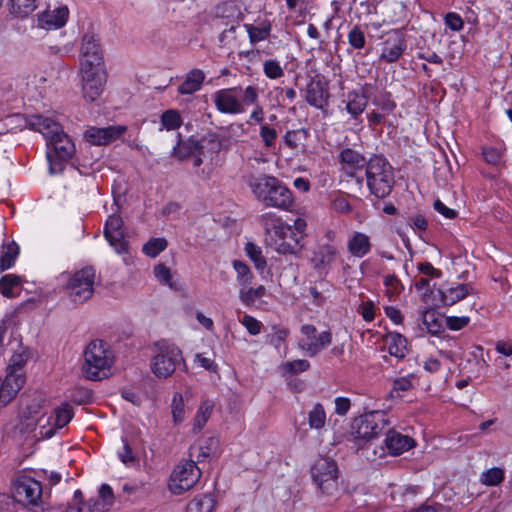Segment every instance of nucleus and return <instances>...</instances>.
<instances>
[{
	"label": "nucleus",
	"instance_id": "nucleus-1",
	"mask_svg": "<svg viewBox=\"0 0 512 512\" xmlns=\"http://www.w3.org/2000/svg\"><path fill=\"white\" fill-rule=\"evenodd\" d=\"M25 123L30 130L41 133L46 139L49 173L51 175L61 173L66 162L76 152L73 140L63 131L61 124L50 116L29 115Z\"/></svg>",
	"mask_w": 512,
	"mask_h": 512
},
{
	"label": "nucleus",
	"instance_id": "nucleus-2",
	"mask_svg": "<svg viewBox=\"0 0 512 512\" xmlns=\"http://www.w3.org/2000/svg\"><path fill=\"white\" fill-rule=\"evenodd\" d=\"M262 222L266 231V242L277 253L287 255L296 254L302 248V240L307 228L303 218H296L293 225L287 224L275 213L262 215Z\"/></svg>",
	"mask_w": 512,
	"mask_h": 512
},
{
	"label": "nucleus",
	"instance_id": "nucleus-3",
	"mask_svg": "<svg viewBox=\"0 0 512 512\" xmlns=\"http://www.w3.org/2000/svg\"><path fill=\"white\" fill-rule=\"evenodd\" d=\"M83 357L82 373L86 379L100 381L113 374L115 353L107 342L92 340L86 346Z\"/></svg>",
	"mask_w": 512,
	"mask_h": 512
},
{
	"label": "nucleus",
	"instance_id": "nucleus-4",
	"mask_svg": "<svg viewBox=\"0 0 512 512\" xmlns=\"http://www.w3.org/2000/svg\"><path fill=\"white\" fill-rule=\"evenodd\" d=\"M73 417L72 407L69 404H62L54 410L53 415L45 417L40 415V406L31 405L27 407L21 416V432L32 431L40 427V435L52 437L57 429L66 426Z\"/></svg>",
	"mask_w": 512,
	"mask_h": 512
},
{
	"label": "nucleus",
	"instance_id": "nucleus-5",
	"mask_svg": "<svg viewBox=\"0 0 512 512\" xmlns=\"http://www.w3.org/2000/svg\"><path fill=\"white\" fill-rule=\"evenodd\" d=\"M246 183L257 199L267 206L288 210L293 203L291 191L273 176L251 175L246 178Z\"/></svg>",
	"mask_w": 512,
	"mask_h": 512
},
{
	"label": "nucleus",
	"instance_id": "nucleus-6",
	"mask_svg": "<svg viewBox=\"0 0 512 512\" xmlns=\"http://www.w3.org/2000/svg\"><path fill=\"white\" fill-rule=\"evenodd\" d=\"M258 99V88L253 85L223 88L212 94V101L217 111L226 115L243 114L250 104H255Z\"/></svg>",
	"mask_w": 512,
	"mask_h": 512
},
{
	"label": "nucleus",
	"instance_id": "nucleus-7",
	"mask_svg": "<svg viewBox=\"0 0 512 512\" xmlns=\"http://www.w3.org/2000/svg\"><path fill=\"white\" fill-rule=\"evenodd\" d=\"M58 281L71 302L82 304L94 293L95 270L92 267H84L73 273L63 272Z\"/></svg>",
	"mask_w": 512,
	"mask_h": 512
},
{
	"label": "nucleus",
	"instance_id": "nucleus-8",
	"mask_svg": "<svg viewBox=\"0 0 512 512\" xmlns=\"http://www.w3.org/2000/svg\"><path fill=\"white\" fill-rule=\"evenodd\" d=\"M150 369L157 378H168L183 362L182 351L173 342L161 339L154 343Z\"/></svg>",
	"mask_w": 512,
	"mask_h": 512
},
{
	"label": "nucleus",
	"instance_id": "nucleus-9",
	"mask_svg": "<svg viewBox=\"0 0 512 512\" xmlns=\"http://www.w3.org/2000/svg\"><path fill=\"white\" fill-rule=\"evenodd\" d=\"M367 186L377 198H384L390 194L394 177L391 165L380 156L370 159L366 167Z\"/></svg>",
	"mask_w": 512,
	"mask_h": 512
},
{
	"label": "nucleus",
	"instance_id": "nucleus-10",
	"mask_svg": "<svg viewBox=\"0 0 512 512\" xmlns=\"http://www.w3.org/2000/svg\"><path fill=\"white\" fill-rule=\"evenodd\" d=\"M390 423V418L386 412L381 410L370 411L353 420L352 435L357 441L367 442L377 438Z\"/></svg>",
	"mask_w": 512,
	"mask_h": 512
},
{
	"label": "nucleus",
	"instance_id": "nucleus-11",
	"mask_svg": "<svg viewBox=\"0 0 512 512\" xmlns=\"http://www.w3.org/2000/svg\"><path fill=\"white\" fill-rule=\"evenodd\" d=\"M201 477V471L193 460H182L172 470L168 490L176 496L192 489Z\"/></svg>",
	"mask_w": 512,
	"mask_h": 512
},
{
	"label": "nucleus",
	"instance_id": "nucleus-12",
	"mask_svg": "<svg viewBox=\"0 0 512 512\" xmlns=\"http://www.w3.org/2000/svg\"><path fill=\"white\" fill-rule=\"evenodd\" d=\"M311 476L323 494L331 496L338 491V467L333 460L318 459L311 468Z\"/></svg>",
	"mask_w": 512,
	"mask_h": 512
},
{
	"label": "nucleus",
	"instance_id": "nucleus-13",
	"mask_svg": "<svg viewBox=\"0 0 512 512\" xmlns=\"http://www.w3.org/2000/svg\"><path fill=\"white\" fill-rule=\"evenodd\" d=\"M301 336L298 348L307 356L314 357L332 343L330 331L318 332L311 324H304L300 328Z\"/></svg>",
	"mask_w": 512,
	"mask_h": 512
},
{
	"label": "nucleus",
	"instance_id": "nucleus-14",
	"mask_svg": "<svg viewBox=\"0 0 512 512\" xmlns=\"http://www.w3.org/2000/svg\"><path fill=\"white\" fill-rule=\"evenodd\" d=\"M105 68L98 36L93 32L83 35L80 44L79 69Z\"/></svg>",
	"mask_w": 512,
	"mask_h": 512
},
{
	"label": "nucleus",
	"instance_id": "nucleus-15",
	"mask_svg": "<svg viewBox=\"0 0 512 512\" xmlns=\"http://www.w3.org/2000/svg\"><path fill=\"white\" fill-rule=\"evenodd\" d=\"M13 497L25 506H38L42 499V486L29 475H20L13 482Z\"/></svg>",
	"mask_w": 512,
	"mask_h": 512
},
{
	"label": "nucleus",
	"instance_id": "nucleus-16",
	"mask_svg": "<svg viewBox=\"0 0 512 512\" xmlns=\"http://www.w3.org/2000/svg\"><path fill=\"white\" fill-rule=\"evenodd\" d=\"M82 93L86 101H95L103 92L106 83L105 68L79 69Z\"/></svg>",
	"mask_w": 512,
	"mask_h": 512
},
{
	"label": "nucleus",
	"instance_id": "nucleus-17",
	"mask_svg": "<svg viewBox=\"0 0 512 512\" xmlns=\"http://www.w3.org/2000/svg\"><path fill=\"white\" fill-rule=\"evenodd\" d=\"M407 48L406 41L399 30H391L381 44L379 60L385 63L397 62Z\"/></svg>",
	"mask_w": 512,
	"mask_h": 512
},
{
	"label": "nucleus",
	"instance_id": "nucleus-18",
	"mask_svg": "<svg viewBox=\"0 0 512 512\" xmlns=\"http://www.w3.org/2000/svg\"><path fill=\"white\" fill-rule=\"evenodd\" d=\"M104 236L110 246L118 253L127 251V241L124 236L123 220L119 215L112 214L106 220Z\"/></svg>",
	"mask_w": 512,
	"mask_h": 512
},
{
	"label": "nucleus",
	"instance_id": "nucleus-19",
	"mask_svg": "<svg viewBox=\"0 0 512 512\" xmlns=\"http://www.w3.org/2000/svg\"><path fill=\"white\" fill-rule=\"evenodd\" d=\"M125 131L126 127L122 125L109 127L91 126L85 130L83 137L85 141L91 145L102 146L108 145L109 143L120 138Z\"/></svg>",
	"mask_w": 512,
	"mask_h": 512
},
{
	"label": "nucleus",
	"instance_id": "nucleus-20",
	"mask_svg": "<svg viewBox=\"0 0 512 512\" xmlns=\"http://www.w3.org/2000/svg\"><path fill=\"white\" fill-rule=\"evenodd\" d=\"M69 18V9L66 5L48 6L37 15L38 27L45 30H56L65 26Z\"/></svg>",
	"mask_w": 512,
	"mask_h": 512
},
{
	"label": "nucleus",
	"instance_id": "nucleus-21",
	"mask_svg": "<svg viewBox=\"0 0 512 512\" xmlns=\"http://www.w3.org/2000/svg\"><path fill=\"white\" fill-rule=\"evenodd\" d=\"M329 99L328 85L319 77H314L306 85L305 100L316 109L323 110Z\"/></svg>",
	"mask_w": 512,
	"mask_h": 512
},
{
	"label": "nucleus",
	"instance_id": "nucleus-22",
	"mask_svg": "<svg viewBox=\"0 0 512 512\" xmlns=\"http://www.w3.org/2000/svg\"><path fill=\"white\" fill-rule=\"evenodd\" d=\"M9 345L13 354L9 359L6 375L20 376L22 378L23 386L25 383V375L22 372V369L30 356L29 351L16 339L10 340Z\"/></svg>",
	"mask_w": 512,
	"mask_h": 512
},
{
	"label": "nucleus",
	"instance_id": "nucleus-23",
	"mask_svg": "<svg viewBox=\"0 0 512 512\" xmlns=\"http://www.w3.org/2000/svg\"><path fill=\"white\" fill-rule=\"evenodd\" d=\"M384 443L391 456H399L416 445L413 438L408 435L401 434L395 429H389L387 431Z\"/></svg>",
	"mask_w": 512,
	"mask_h": 512
},
{
	"label": "nucleus",
	"instance_id": "nucleus-24",
	"mask_svg": "<svg viewBox=\"0 0 512 512\" xmlns=\"http://www.w3.org/2000/svg\"><path fill=\"white\" fill-rule=\"evenodd\" d=\"M472 293V287L469 284L451 283L443 285L437 290L439 301L442 305L451 306L463 300Z\"/></svg>",
	"mask_w": 512,
	"mask_h": 512
},
{
	"label": "nucleus",
	"instance_id": "nucleus-25",
	"mask_svg": "<svg viewBox=\"0 0 512 512\" xmlns=\"http://www.w3.org/2000/svg\"><path fill=\"white\" fill-rule=\"evenodd\" d=\"M342 103L345 105V110L350 117L356 120L367 107L368 98L362 91L353 90L346 94Z\"/></svg>",
	"mask_w": 512,
	"mask_h": 512
},
{
	"label": "nucleus",
	"instance_id": "nucleus-26",
	"mask_svg": "<svg viewBox=\"0 0 512 512\" xmlns=\"http://www.w3.org/2000/svg\"><path fill=\"white\" fill-rule=\"evenodd\" d=\"M384 348L391 356L402 359L408 352L407 339L398 332H388L383 337Z\"/></svg>",
	"mask_w": 512,
	"mask_h": 512
},
{
	"label": "nucleus",
	"instance_id": "nucleus-27",
	"mask_svg": "<svg viewBox=\"0 0 512 512\" xmlns=\"http://www.w3.org/2000/svg\"><path fill=\"white\" fill-rule=\"evenodd\" d=\"M418 276L414 286L417 291L428 292L430 290V281L441 277V271L436 269L429 262H422L417 265Z\"/></svg>",
	"mask_w": 512,
	"mask_h": 512
},
{
	"label": "nucleus",
	"instance_id": "nucleus-28",
	"mask_svg": "<svg viewBox=\"0 0 512 512\" xmlns=\"http://www.w3.org/2000/svg\"><path fill=\"white\" fill-rule=\"evenodd\" d=\"M339 158L341 168L348 176H354L365 165V158L359 152L350 148L343 149Z\"/></svg>",
	"mask_w": 512,
	"mask_h": 512
},
{
	"label": "nucleus",
	"instance_id": "nucleus-29",
	"mask_svg": "<svg viewBox=\"0 0 512 512\" xmlns=\"http://www.w3.org/2000/svg\"><path fill=\"white\" fill-rule=\"evenodd\" d=\"M22 388V378L15 375L0 377V404L5 406L11 402Z\"/></svg>",
	"mask_w": 512,
	"mask_h": 512
},
{
	"label": "nucleus",
	"instance_id": "nucleus-30",
	"mask_svg": "<svg viewBox=\"0 0 512 512\" xmlns=\"http://www.w3.org/2000/svg\"><path fill=\"white\" fill-rule=\"evenodd\" d=\"M370 237L359 231L351 234L347 241V249L349 253L356 258H363L371 251Z\"/></svg>",
	"mask_w": 512,
	"mask_h": 512
},
{
	"label": "nucleus",
	"instance_id": "nucleus-31",
	"mask_svg": "<svg viewBox=\"0 0 512 512\" xmlns=\"http://www.w3.org/2000/svg\"><path fill=\"white\" fill-rule=\"evenodd\" d=\"M205 80V74L200 69H193L189 71L183 82L178 86V92L182 95H190L201 89Z\"/></svg>",
	"mask_w": 512,
	"mask_h": 512
},
{
	"label": "nucleus",
	"instance_id": "nucleus-32",
	"mask_svg": "<svg viewBox=\"0 0 512 512\" xmlns=\"http://www.w3.org/2000/svg\"><path fill=\"white\" fill-rule=\"evenodd\" d=\"M214 405V401L210 399H205L200 402L193 419L192 430L194 433L200 432L205 427L212 415Z\"/></svg>",
	"mask_w": 512,
	"mask_h": 512
},
{
	"label": "nucleus",
	"instance_id": "nucleus-33",
	"mask_svg": "<svg viewBox=\"0 0 512 512\" xmlns=\"http://www.w3.org/2000/svg\"><path fill=\"white\" fill-rule=\"evenodd\" d=\"M308 425L319 434L325 429L327 423L326 411L322 404L315 403L307 412Z\"/></svg>",
	"mask_w": 512,
	"mask_h": 512
},
{
	"label": "nucleus",
	"instance_id": "nucleus-34",
	"mask_svg": "<svg viewBox=\"0 0 512 512\" xmlns=\"http://www.w3.org/2000/svg\"><path fill=\"white\" fill-rule=\"evenodd\" d=\"M419 321L423 326L422 329L431 335H436L442 330L441 320L433 309L422 310Z\"/></svg>",
	"mask_w": 512,
	"mask_h": 512
},
{
	"label": "nucleus",
	"instance_id": "nucleus-35",
	"mask_svg": "<svg viewBox=\"0 0 512 512\" xmlns=\"http://www.w3.org/2000/svg\"><path fill=\"white\" fill-rule=\"evenodd\" d=\"M215 507L216 501L211 494H201L189 501L186 512H213Z\"/></svg>",
	"mask_w": 512,
	"mask_h": 512
},
{
	"label": "nucleus",
	"instance_id": "nucleus-36",
	"mask_svg": "<svg viewBox=\"0 0 512 512\" xmlns=\"http://www.w3.org/2000/svg\"><path fill=\"white\" fill-rule=\"evenodd\" d=\"M244 27L252 44L266 40L271 32V24L267 20L256 24H244Z\"/></svg>",
	"mask_w": 512,
	"mask_h": 512
},
{
	"label": "nucleus",
	"instance_id": "nucleus-37",
	"mask_svg": "<svg viewBox=\"0 0 512 512\" xmlns=\"http://www.w3.org/2000/svg\"><path fill=\"white\" fill-rule=\"evenodd\" d=\"M19 255V246L11 241L3 244L0 250V271L10 269Z\"/></svg>",
	"mask_w": 512,
	"mask_h": 512
},
{
	"label": "nucleus",
	"instance_id": "nucleus-38",
	"mask_svg": "<svg viewBox=\"0 0 512 512\" xmlns=\"http://www.w3.org/2000/svg\"><path fill=\"white\" fill-rule=\"evenodd\" d=\"M38 0H8L10 14L15 18L28 17L36 8Z\"/></svg>",
	"mask_w": 512,
	"mask_h": 512
},
{
	"label": "nucleus",
	"instance_id": "nucleus-39",
	"mask_svg": "<svg viewBox=\"0 0 512 512\" xmlns=\"http://www.w3.org/2000/svg\"><path fill=\"white\" fill-rule=\"evenodd\" d=\"M310 368V363L306 359H296L283 362L278 366V372L284 378L302 373Z\"/></svg>",
	"mask_w": 512,
	"mask_h": 512
},
{
	"label": "nucleus",
	"instance_id": "nucleus-40",
	"mask_svg": "<svg viewBox=\"0 0 512 512\" xmlns=\"http://www.w3.org/2000/svg\"><path fill=\"white\" fill-rule=\"evenodd\" d=\"M285 66L276 58H267L262 62L263 74L269 80H279L285 75Z\"/></svg>",
	"mask_w": 512,
	"mask_h": 512
},
{
	"label": "nucleus",
	"instance_id": "nucleus-41",
	"mask_svg": "<svg viewBox=\"0 0 512 512\" xmlns=\"http://www.w3.org/2000/svg\"><path fill=\"white\" fill-rule=\"evenodd\" d=\"M183 119L176 109H168L161 114L159 130L173 131L181 127Z\"/></svg>",
	"mask_w": 512,
	"mask_h": 512
},
{
	"label": "nucleus",
	"instance_id": "nucleus-42",
	"mask_svg": "<svg viewBox=\"0 0 512 512\" xmlns=\"http://www.w3.org/2000/svg\"><path fill=\"white\" fill-rule=\"evenodd\" d=\"M266 294V288L263 285L258 287H242L239 290V299L245 306H251L256 300L261 299Z\"/></svg>",
	"mask_w": 512,
	"mask_h": 512
},
{
	"label": "nucleus",
	"instance_id": "nucleus-43",
	"mask_svg": "<svg viewBox=\"0 0 512 512\" xmlns=\"http://www.w3.org/2000/svg\"><path fill=\"white\" fill-rule=\"evenodd\" d=\"M244 250L246 255L253 262L256 270L263 271L266 268L267 262L265 257L262 255L261 247L257 246L253 242H247Z\"/></svg>",
	"mask_w": 512,
	"mask_h": 512
},
{
	"label": "nucleus",
	"instance_id": "nucleus-44",
	"mask_svg": "<svg viewBox=\"0 0 512 512\" xmlns=\"http://www.w3.org/2000/svg\"><path fill=\"white\" fill-rule=\"evenodd\" d=\"M232 266L236 272V281L238 285L241 288L249 286L253 279V274L249 266L240 260H234L232 262Z\"/></svg>",
	"mask_w": 512,
	"mask_h": 512
},
{
	"label": "nucleus",
	"instance_id": "nucleus-45",
	"mask_svg": "<svg viewBox=\"0 0 512 512\" xmlns=\"http://www.w3.org/2000/svg\"><path fill=\"white\" fill-rule=\"evenodd\" d=\"M171 413L173 423L175 425L181 424L185 420L186 410H185V401L184 397L181 393H175L172 397L171 402Z\"/></svg>",
	"mask_w": 512,
	"mask_h": 512
},
{
	"label": "nucleus",
	"instance_id": "nucleus-46",
	"mask_svg": "<svg viewBox=\"0 0 512 512\" xmlns=\"http://www.w3.org/2000/svg\"><path fill=\"white\" fill-rule=\"evenodd\" d=\"M20 286V278L13 274H7L0 279V292L3 296L12 298L16 296L15 289Z\"/></svg>",
	"mask_w": 512,
	"mask_h": 512
},
{
	"label": "nucleus",
	"instance_id": "nucleus-47",
	"mask_svg": "<svg viewBox=\"0 0 512 512\" xmlns=\"http://www.w3.org/2000/svg\"><path fill=\"white\" fill-rule=\"evenodd\" d=\"M504 480V470L493 467L485 470L480 475V482L486 486H497Z\"/></svg>",
	"mask_w": 512,
	"mask_h": 512
},
{
	"label": "nucleus",
	"instance_id": "nucleus-48",
	"mask_svg": "<svg viewBox=\"0 0 512 512\" xmlns=\"http://www.w3.org/2000/svg\"><path fill=\"white\" fill-rule=\"evenodd\" d=\"M372 105H374L377 110L384 112V114H391L396 108V103L391 98V95L387 92L380 93L375 96L372 100Z\"/></svg>",
	"mask_w": 512,
	"mask_h": 512
},
{
	"label": "nucleus",
	"instance_id": "nucleus-49",
	"mask_svg": "<svg viewBox=\"0 0 512 512\" xmlns=\"http://www.w3.org/2000/svg\"><path fill=\"white\" fill-rule=\"evenodd\" d=\"M167 247L165 238H152L147 241L142 248L143 253L148 257H156Z\"/></svg>",
	"mask_w": 512,
	"mask_h": 512
},
{
	"label": "nucleus",
	"instance_id": "nucleus-50",
	"mask_svg": "<svg viewBox=\"0 0 512 512\" xmlns=\"http://www.w3.org/2000/svg\"><path fill=\"white\" fill-rule=\"evenodd\" d=\"M337 250L332 245H324L315 253L314 260L317 266L329 265L336 256Z\"/></svg>",
	"mask_w": 512,
	"mask_h": 512
},
{
	"label": "nucleus",
	"instance_id": "nucleus-51",
	"mask_svg": "<svg viewBox=\"0 0 512 512\" xmlns=\"http://www.w3.org/2000/svg\"><path fill=\"white\" fill-rule=\"evenodd\" d=\"M377 307L373 300L362 298L358 305L357 312L362 316L365 322H372L376 316Z\"/></svg>",
	"mask_w": 512,
	"mask_h": 512
},
{
	"label": "nucleus",
	"instance_id": "nucleus-52",
	"mask_svg": "<svg viewBox=\"0 0 512 512\" xmlns=\"http://www.w3.org/2000/svg\"><path fill=\"white\" fill-rule=\"evenodd\" d=\"M219 440L216 437H208L199 447L197 461H203L213 456L218 449Z\"/></svg>",
	"mask_w": 512,
	"mask_h": 512
},
{
	"label": "nucleus",
	"instance_id": "nucleus-53",
	"mask_svg": "<svg viewBox=\"0 0 512 512\" xmlns=\"http://www.w3.org/2000/svg\"><path fill=\"white\" fill-rule=\"evenodd\" d=\"M347 39L349 45L357 50L363 49L366 45L365 33L358 25L352 27V29L348 32Z\"/></svg>",
	"mask_w": 512,
	"mask_h": 512
},
{
	"label": "nucleus",
	"instance_id": "nucleus-54",
	"mask_svg": "<svg viewBox=\"0 0 512 512\" xmlns=\"http://www.w3.org/2000/svg\"><path fill=\"white\" fill-rule=\"evenodd\" d=\"M154 276L162 285L168 286L171 289L176 288V285L172 280L171 270L166 265L161 263L157 264L154 267Z\"/></svg>",
	"mask_w": 512,
	"mask_h": 512
},
{
	"label": "nucleus",
	"instance_id": "nucleus-55",
	"mask_svg": "<svg viewBox=\"0 0 512 512\" xmlns=\"http://www.w3.org/2000/svg\"><path fill=\"white\" fill-rule=\"evenodd\" d=\"M109 505L99 498L90 499L88 502L83 503V506L77 507L76 512H105L109 509Z\"/></svg>",
	"mask_w": 512,
	"mask_h": 512
},
{
	"label": "nucleus",
	"instance_id": "nucleus-56",
	"mask_svg": "<svg viewBox=\"0 0 512 512\" xmlns=\"http://www.w3.org/2000/svg\"><path fill=\"white\" fill-rule=\"evenodd\" d=\"M122 442L123 447L118 452V457L126 467H134L137 464V460L132 452V449L126 440L122 439Z\"/></svg>",
	"mask_w": 512,
	"mask_h": 512
},
{
	"label": "nucleus",
	"instance_id": "nucleus-57",
	"mask_svg": "<svg viewBox=\"0 0 512 512\" xmlns=\"http://www.w3.org/2000/svg\"><path fill=\"white\" fill-rule=\"evenodd\" d=\"M240 323L246 328L249 334L258 335L262 329V323L251 315H244Z\"/></svg>",
	"mask_w": 512,
	"mask_h": 512
},
{
	"label": "nucleus",
	"instance_id": "nucleus-58",
	"mask_svg": "<svg viewBox=\"0 0 512 512\" xmlns=\"http://www.w3.org/2000/svg\"><path fill=\"white\" fill-rule=\"evenodd\" d=\"M482 154L487 163L496 165L502 160L503 150L496 147H484Z\"/></svg>",
	"mask_w": 512,
	"mask_h": 512
},
{
	"label": "nucleus",
	"instance_id": "nucleus-59",
	"mask_svg": "<svg viewBox=\"0 0 512 512\" xmlns=\"http://www.w3.org/2000/svg\"><path fill=\"white\" fill-rule=\"evenodd\" d=\"M445 322L446 326L450 330L458 331L469 324L470 318L468 316H448L446 317Z\"/></svg>",
	"mask_w": 512,
	"mask_h": 512
},
{
	"label": "nucleus",
	"instance_id": "nucleus-60",
	"mask_svg": "<svg viewBox=\"0 0 512 512\" xmlns=\"http://www.w3.org/2000/svg\"><path fill=\"white\" fill-rule=\"evenodd\" d=\"M386 287V293L389 296L398 294L402 290V285L400 281L394 275H386L383 281Z\"/></svg>",
	"mask_w": 512,
	"mask_h": 512
},
{
	"label": "nucleus",
	"instance_id": "nucleus-61",
	"mask_svg": "<svg viewBox=\"0 0 512 512\" xmlns=\"http://www.w3.org/2000/svg\"><path fill=\"white\" fill-rule=\"evenodd\" d=\"M260 137L266 147H272L277 139V132L268 125H262L260 128Z\"/></svg>",
	"mask_w": 512,
	"mask_h": 512
},
{
	"label": "nucleus",
	"instance_id": "nucleus-62",
	"mask_svg": "<svg viewBox=\"0 0 512 512\" xmlns=\"http://www.w3.org/2000/svg\"><path fill=\"white\" fill-rule=\"evenodd\" d=\"M445 25L452 31H460L464 26L461 16L455 12H449L444 18Z\"/></svg>",
	"mask_w": 512,
	"mask_h": 512
},
{
	"label": "nucleus",
	"instance_id": "nucleus-63",
	"mask_svg": "<svg viewBox=\"0 0 512 512\" xmlns=\"http://www.w3.org/2000/svg\"><path fill=\"white\" fill-rule=\"evenodd\" d=\"M331 208L339 213H348L351 211V206L344 195H337L331 201Z\"/></svg>",
	"mask_w": 512,
	"mask_h": 512
},
{
	"label": "nucleus",
	"instance_id": "nucleus-64",
	"mask_svg": "<svg viewBox=\"0 0 512 512\" xmlns=\"http://www.w3.org/2000/svg\"><path fill=\"white\" fill-rule=\"evenodd\" d=\"M334 403L335 413L339 416H345L351 408V400L348 397H336Z\"/></svg>",
	"mask_w": 512,
	"mask_h": 512
}]
</instances>
